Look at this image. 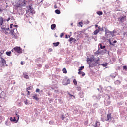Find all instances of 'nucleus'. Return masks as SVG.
Returning a JSON list of instances; mask_svg holds the SVG:
<instances>
[{"label":"nucleus","instance_id":"e433bc0d","mask_svg":"<svg viewBox=\"0 0 127 127\" xmlns=\"http://www.w3.org/2000/svg\"><path fill=\"white\" fill-rule=\"evenodd\" d=\"M27 95L28 96H29V95H30V92H29V91H27Z\"/></svg>","mask_w":127,"mask_h":127},{"label":"nucleus","instance_id":"1a4fd4ad","mask_svg":"<svg viewBox=\"0 0 127 127\" xmlns=\"http://www.w3.org/2000/svg\"><path fill=\"white\" fill-rule=\"evenodd\" d=\"M117 31L116 30H114L113 31H111L110 37H114L115 36V33H116Z\"/></svg>","mask_w":127,"mask_h":127},{"label":"nucleus","instance_id":"393cba45","mask_svg":"<svg viewBox=\"0 0 127 127\" xmlns=\"http://www.w3.org/2000/svg\"><path fill=\"white\" fill-rule=\"evenodd\" d=\"M55 13L57 14H60V10H59L58 9H57V10H55Z\"/></svg>","mask_w":127,"mask_h":127},{"label":"nucleus","instance_id":"49530a36","mask_svg":"<svg viewBox=\"0 0 127 127\" xmlns=\"http://www.w3.org/2000/svg\"><path fill=\"white\" fill-rule=\"evenodd\" d=\"M10 20V18H8V19L7 20V21H9Z\"/></svg>","mask_w":127,"mask_h":127},{"label":"nucleus","instance_id":"864d4df0","mask_svg":"<svg viewBox=\"0 0 127 127\" xmlns=\"http://www.w3.org/2000/svg\"><path fill=\"white\" fill-rule=\"evenodd\" d=\"M98 61H100V59H99L96 61V62H98Z\"/></svg>","mask_w":127,"mask_h":127},{"label":"nucleus","instance_id":"423d86ee","mask_svg":"<svg viewBox=\"0 0 127 127\" xmlns=\"http://www.w3.org/2000/svg\"><path fill=\"white\" fill-rule=\"evenodd\" d=\"M1 29L2 30L3 32H5L6 34H8V33L9 32V28H6L5 27H4V26H3L1 27Z\"/></svg>","mask_w":127,"mask_h":127},{"label":"nucleus","instance_id":"bf43d9fd","mask_svg":"<svg viewBox=\"0 0 127 127\" xmlns=\"http://www.w3.org/2000/svg\"><path fill=\"white\" fill-rule=\"evenodd\" d=\"M48 96H50V94L49 93V94H48Z\"/></svg>","mask_w":127,"mask_h":127},{"label":"nucleus","instance_id":"de8ad7c7","mask_svg":"<svg viewBox=\"0 0 127 127\" xmlns=\"http://www.w3.org/2000/svg\"><path fill=\"white\" fill-rule=\"evenodd\" d=\"M113 43H117V41H116V40L114 41Z\"/></svg>","mask_w":127,"mask_h":127},{"label":"nucleus","instance_id":"cd10ccee","mask_svg":"<svg viewBox=\"0 0 127 127\" xmlns=\"http://www.w3.org/2000/svg\"><path fill=\"white\" fill-rule=\"evenodd\" d=\"M123 69H124L125 71H126V72H127V66H126V65L124 66H123Z\"/></svg>","mask_w":127,"mask_h":127},{"label":"nucleus","instance_id":"dca6fc26","mask_svg":"<svg viewBox=\"0 0 127 127\" xmlns=\"http://www.w3.org/2000/svg\"><path fill=\"white\" fill-rule=\"evenodd\" d=\"M67 94L69 95V97H70V98H72L73 97L74 98V99H75V95H74L73 94H71V93H70V92H67Z\"/></svg>","mask_w":127,"mask_h":127},{"label":"nucleus","instance_id":"412c9836","mask_svg":"<svg viewBox=\"0 0 127 127\" xmlns=\"http://www.w3.org/2000/svg\"><path fill=\"white\" fill-rule=\"evenodd\" d=\"M73 83L74 85H75V86H77V85L78 84V82H77V80L76 79L73 80Z\"/></svg>","mask_w":127,"mask_h":127},{"label":"nucleus","instance_id":"c756f323","mask_svg":"<svg viewBox=\"0 0 127 127\" xmlns=\"http://www.w3.org/2000/svg\"><path fill=\"white\" fill-rule=\"evenodd\" d=\"M73 40H74V41H76V40L73 38H70L69 39V41H73Z\"/></svg>","mask_w":127,"mask_h":127},{"label":"nucleus","instance_id":"f8f14e48","mask_svg":"<svg viewBox=\"0 0 127 127\" xmlns=\"http://www.w3.org/2000/svg\"><path fill=\"white\" fill-rule=\"evenodd\" d=\"M110 120H112V117L111 116V114H107V119L106 121H110Z\"/></svg>","mask_w":127,"mask_h":127},{"label":"nucleus","instance_id":"39448f33","mask_svg":"<svg viewBox=\"0 0 127 127\" xmlns=\"http://www.w3.org/2000/svg\"><path fill=\"white\" fill-rule=\"evenodd\" d=\"M19 5H20V6H25V5H26V0H19Z\"/></svg>","mask_w":127,"mask_h":127},{"label":"nucleus","instance_id":"6ab92c4d","mask_svg":"<svg viewBox=\"0 0 127 127\" xmlns=\"http://www.w3.org/2000/svg\"><path fill=\"white\" fill-rule=\"evenodd\" d=\"M53 44L54 46H58L59 44H60V43H59V42H57L56 43H53Z\"/></svg>","mask_w":127,"mask_h":127},{"label":"nucleus","instance_id":"c85d7f7f","mask_svg":"<svg viewBox=\"0 0 127 127\" xmlns=\"http://www.w3.org/2000/svg\"><path fill=\"white\" fill-rule=\"evenodd\" d=\"M82 24H83V22H80L79 23V25L80 26H81V27H83Z\"/></svg>","mask_w":127,"mask_h":127},{"label":"nucleus","instance_id":"37998d69","mask_svg":"<svg viewBox=\"0 0 127 127\" xmlns=\"http://www.w3.org/2000/svg\"><path fill=\"white\" fill-rule=\"evenodd\" d=\"M13 121L14 122H16V119L15 118V117L13 118Z\"/></svg>","mask_w":127,"mask_h":127},{"label":"nucleus","instance_id":"4468645a","mask_svg":"<svg viewBox=\"0 0 127 127\" xmlns=\"http://www.w3.org/2000/svg\"><path fill=\"white\" fill-rule=\"evenodd\" d=\"M55 27H56V25H55V24H53L51 26V28L52 30H53Z\"/></svg>","mask_w":127,"mask_h":127},{"label":"nucleus","instance_id":"ddd939ff","mask_svg":"<svg viewBox=\"0 0 127 127\" xmlns=\"http://www.w3.org/2000/svg\"><path fill=\"white\" fill-rule=\"evenodd\" d=\"M23 76L25 79H29V76H28V75H27V74L24 73Z\"/></svg>","mask_w":127,"mask_h":127},{"label":"nucleus","instance_id":"09e8293b","mask_svg":"<svg viewBox=\"0 0 127 127\" xmlns=\"http://www.w3.org/2000/svg\"><path fill=\"white\" fill-rule=\"evenodd\" d=\"M68 121H69V119H67L65 122H66V123H68Z\"/></svg>","mask_w":127,"mask_h":127},{"label":"nucleus","instance_id":"79ce46f5","mask_svg":"<svg viewBox=\"0 0 127 127\" xmlns=\"http://www.w3.org/2000/svg\"><path fill=\"white\" fill-rule=\"evenodd\" d=\"M81 74H82V71H79L78 72V74H79V75H81Z\"/></svg>","mask_w":127,"mask_h":127},{"label":"nucleus","instance_id":"603ef678","mask_svg":"<svg viewBox=\"0 0 127 127\" xmlns=\"http://www.w3.org/2000/svg\"><path fill=\"white\" fill-rule=\"evenodd\" d=\"M95 27H96V28L98 27V25H97V24H96V25H95Z\"/></svg>","mask_w":127,"mask_h":127},{"label":"nucleus","instance_id":"a878e982","mask_svg":"<svg viewBox=\"0 0 127 127\" xmlns=\"http://www.w3.org/2000/svg\"><path fill=\"white\" fill-rule=\"evenodd\" d=\"M83 69H85V67L84 66L80 67L78 69V71H82Z\"/></svg>","mask_w":127,"mask_h":127},{"label":"nucleus","instance_id":"13d9d810","mask_svg":"<svg viewBox=\"0 0 127 127\" xmlns=\"http://www.w3.org/2000/svg\"><path fill=\"white\" fill-rule=\"evenodd\" d=\"M13 26H17V25H14Z\"/></svg>","mask_w":127,"mask_h":127},{"label":"nucleus","instance_id":"58836bf2","mask_svg":"<svg viewBox=\"0 0 127 127\" xmlns=\"http://www.w3.org/2000/svg\"><path fill=\"white\" fill-rule=\"evenodd\" d=\"M48 51L49 52H51V51H52V48L49 49Z\"/></svg>","mask_w":127,"mask_h":127},{"label":"nucleus","instance_id":"f03ea898","mask_svg":"<svg viewBox=\"0 0 127 127\" xmlns=\"http://www.w3.org/2000/svg\"><path fill=\"white\" fill-rule=\"evenodd\" d=\"M1 67H5V66L7 67L8 65L6 64V61L4 59H3V58H1Z\"/></svg>","mask_w":127,"mask_h":127},{"label":"nucleus","instance_id":"f257e3e1","mask_svg":"<svg viewBox=\"0 0 127 127\" xmlns=\"http://www.w3.org/2000/svg\"><path fill=\"white\" fill-rule=\"evenodd\" d=\"M12 51L17 52V53H22V49L20 47H15L12 49Z\"/></svg>","mask_w":127,"mask_h":127},{"label":"nucleus","instance_id":"0eeeda50","mask_svg":"<svg viewBox=\"0 0 127 127\" xmlns=\"http://www.w3.org/2000/svg\"><path fill=\"white\" fill-rule=\"evenodd\" d=\"M101 30V27L99 26L98 27V29H96L94 32H93V34L94 35H97L99 32H100V31Z\"/></svg>","mask_w":127,"mask_h":127},{"label":"nucleus","instance_id":"4d7b16f0","mask_svg":"<svg viewBox=\"0 0 127 127\" xmlns=\"http://www.w3.org/2000/svg\"><path fill=\"white\" fill-rule=\"evenodd\" d=\"M29 0V1H31V0Z\"/></svg>","mask_w":127,"mask_h":127},{"label":"nucleus","instance_id":"7ed1b4c3","mask_svg":"<svg viewBox=\"0 0 127 127\" xmlns=\"http://www.w3.org/2000/svg\"><path fill=\"white\" fill-rule=\"evenodd\" d=\"M14 30H15V29L11 30L10 31L11 37L13 39H16V38H17V36H16V34L14 33Z\"/></svg>","mask_w":127,"mask_h":127},{"label":"nucleus","instance_id":"c9c22d12","mask_svg":"<svg viewBox=\"0 0 127 127\" xmlns=\"http://www.w3.org/2000/svg\"><path fill=\"white\" fill-rule=\"evenodd\" d=\"M10 121H11V122H14V121H13V118H12V117H10Z\"/></svg>","mask_w":127,"mask_h":127},{"label":"nucleus","instance_id":"aec40b11","mask_svg":"<svg viewBox=\"0 0 127 127\" xmlns=\"http://www.w3.org/2000/svg\"><path fill=\"white\" fill-rule=\"evenodd\" d=\"M6 54L8 56H10V55H11V51L6 52Z\"/></svg>","mask_w":127,"mask_h":127},{"label":"nucleus","instance_id":"20e7f679","mask_svg":"<svg viewBox=\"0 0 127 127\" xmlns=\"http://www.w3.org/2000/svg\"><path fill=\"white\" fill-rule=\"evenodd\" d=\"M118 20L121 23H124V22H125V21L127 20V19L126 18V16H121L120 17L118 18Z\"/></svg>","mask_w":127,"mask_h":127},{"label":"nucleus","instance_id":"f3484780","mask_svg":"<svg viewBox=\"0 0 127 127\" xmlns=\"http://www.w3.org/2000/svg\"><path fill=\"white\" fill-rule=\"evenodd\" d=\"M62 71L64 74H67V69H66V68H64L62 69Z\"/></svg>","mask_w":127,"mask_h":127},{"label":"nucleus","instance_id":"9b49d317","mask_svg":"<svg viewBox=\"0 0 127 127\" xmlns=\"http://www.w3.org/2000/svg\"><path fill=\"white\" fill-rule=\"evenodd\" d=\"M2 24H3V18L0 17V27L2 26Z\"/></svg>","mask_w":127,"mask_h":127},{"label":"nucleus","instance_id":"ea45409f","mask_svg":"<svg viewBox=\"0 0 127 127\" xmlns=\"http://www.w3.org/2000/svg\"><path fill=\"white\" fill-rule=\"evenodd\" d=\"M77 90L78 91H81V87H77Z\"/></svg>","mask_w":127,"mask_h":127},{"label":"nucleus","instance_id":"a18cd8bd","mask_svg":"<svg viewBox=\"0 0 127 127\" xmlns=\"http://www.w3.org/2000/svg\"><path fill=\"white\" fill-rule=\"evenodd\" d=\"M0 12H2V11H3V10L1 9H0Z\"/></svg>","mask_w":127,"mask_h":127},{"label":"nucleus","instance_id":"72a5a7b5","mask_svg":"<svg viewBox=\"0 0 127 127\" xmlns=\"http://www.w3.org/2000/svg\"><path fill=\"white\" fill-rule=\"evenodd\" d=\"M16 115L18 118L17 121H18V120H19V115H18V114H17V113L16 112Z\"/></svg>","mask_w":127,"mask_h":127},{"label":"nucleus","instance_id":"052dcab7","mask_svg":"<svg viewBox=\"0 0 127 127\" xmlns=\"http://www.w3.org/2000/svg\"><path fill=\"white\" fill-rule=\"evenodd\" d=\"M74 94H75L74 92H73V95H74Z\"/></svg>","mask_w":127,"mask_h":127},{"label":"nucleus","instance_id":"6e6552de","mask_svg":"<svg viewBox=\"0 0 127 127\" xmlns=\"http://www.w3.org/2000/svg\"><path fill=\"white\" fill-rule=\"evenodd\" d=\"M105 34L107 37H111V31L109 30H105Z\"/></svg>","mask_w":127,"mask_h":127},{"label":"nucleus","instance_id":"5701e85b","mask_svg":"<svg viewBox=\"0 0 127 127\" xmlns=\"http://www.w3.org/2000/svg\"><path fill=\"white\" fill-rule=\"evenodd\" d=\"M101 65L103 66V67H107V66H108V63H105L104 64H101Z\"/></svg>","mask_w":127,"mask_h":127},{"label":"nucleus","instance_id":"f704fd0d","mask_svg":"<svg viewBox=\"0 0 127 127\" xmlns=\"http://www.w3.org/2000/svg\"><path fill=\"white\" fill-rule=\"evenodd\" d=\"M81 74H82V76H85V75H86V74L84 72H81Z\"/></svg>","mask_w":127,"mask_h":127},{"label":"nucleus","instance_id":"473e14b6","mask_svg":"<svg viewBox=\"0 0 127 127\" xmlns=\"http://www.w3.org/2000/svg\"><path fill=\"white\" fill-rule=\"evenodd\" d=\"M70 82H71V81H70V79L67 80V85H68V84H70Z\"/></svg>","mask_w":127,"mask_h":127},{"label":"nucleus","instance_id":"4c0bfd02","mask_svg":"<svg viewBox=\"0 0 127 127\" xmlns=\"http://www.w3.org/2000/svg\"><path fill=\"white\" fill-rule=\"evenodd\" d=\"M13 26V24H11L10 26V28H12Z\"/></svg>","mask_w":127,"mask_h":127},{"label":"nucleus","instance_id":"a211bd4d","mask_svg":"<svg viewBox=\"0 0 127 127\" xmlns=\"http://www.w3.org/2000/svg\"><path fill=\"white\" fill-rule=\"evenodd\" d=\"M96 13L99 16L103 15V12L102 11H97Z\"/></svg>","mask_w":127,"mask_h":127},{"label":"nucleus","instance_id":"2f4dec72","mask_svg":"<svg viewBox=\"0 0 127 127\" xmlns=\"http://www.w3.org/2000/svg\"><path fill=\"white\" fill-rule=\"evenodd\" d=\"M39 92H40V90L38 88H37L36 90V93H39Z\"/></svg>","mask_w":127,"mask_h":127},{"label":"nucleus","instance_id":"b1692460","mask_svg":"<svg viewBox=\"0 0 127 127\" xmlns=\"http://www.w3.org/2000/svg\"><path fill=\"white\" fill-rule=\"evenodd\" d=\"M61 119H62V120H64V119H66V117H65L63 115H61Z\"/></svg>","mask_w":127,"mask_h":127},{"label":"nucleus","instance_id":"bb28decb","mask_svg":"<svg viewBox=\"0 0 127 127\" xmlns=\"http://www.w3.org/2000/svg\"><path fill=\"white\" fill-rule=\"evenodd\" d=\"M30 90H31V86H30V87H27V88H26V91H27V92H28V91H30Z\"/></svg>","mask_w":127,"mask_h":127},{"label":"nucleus","instance_id":"5fc2aeb1","mask_svg":"<svg viewBox=\"0 0 127 127\" xmlns=\"http://www.w3.org/2000/svg\"><path fill=\"white\" fill-rule=\"evenodd\" d=\"M54 8H57V7L56 6V5H55V6H54Z\"/></svg>","mask_w":127,"mask_h":127},{"label":"nucleus","instance_id":"c03bdc74","mask_svg":"<svg viewBox=\"0 0 127 127\" xmlns=\"http://www.w3.org/2000/svg\"><path fill=\"white\" fill-rule=\"evenodd\" d=\"M23 64H24V63H23V61L21 62V65H23Z\"/></svg>","mask_w":127,"mask_h":127},{"label":"nucleus","instance_id":"a19ab883","mask_svg":"<svg viewBox=\"0 0 127 127\" xmlns=\"http://www.w3.org/2000/svg\"><path fill=\"white\" fill-rule=\"evenodd\" d=\"M92 59H87V61L88 62V61H92Z\"/></svg>","mask_w":127,"mask_h":127},{"label":"nucleus","instance_id":"3c124183","mask_svg":"<svg viewBox=\"0 0 127 127\" xmlns=\"http://www.w3.org/2000/svg\"><path fill=\"white\" fill-rule=\"evenodd\" d=\"M65 38H68V35H65Z\"/></svg>","mask_w":127,"mask_h":127},{"label":"nucleus","instance_id":"9d476101","mask_svg":"<svg viewBox=\"0 0 127 127\" xmlns=\"http://www.w3.org/2000/svg\"><path fill=\"white\" fill-rule=\"evenodd\" d=\"M38 95L37 94H34V95L33 96V99H34V100H36V101H38V100H39V98H38Z\"/></svg>","mask_w":127,"mask_h":127},{"label":"nucleus","instance_id":"4be33fe9","mask_svg":"<svg viewBox=\"0 0 127 127\" xmlns=\"http://www.w3.org/2000/svg\"><path fill=\"white\" fill-rule=\"evenodd\" d=\"M99 45H100V46L101 49H104V48H106V46H103L102 45V44H100Z\"/></svg>","mask_w":127,"mask_h":127},{"label":"nucleus","instance_id":"6e6d98bb","mask_svg":"<svg viewBox=\"0 0 127 127\" xmlns=\"http://www.w3.org/2000/svg\"><path fill=\"white\" fill-rule=\"evenodd\" d=\"M51 123H52V122H51V121H50V122H49V124H51Z\"/></svg>","mask_w":127,"mask_h":127},{"label":"nucleus","instance_id":"7c9ffc66","mask_svg":"<svg viewBox=\"0 0 127 127\" xmlns=\"http://www.w3.org/2000/svg\"><path fill=\"white\" fill-rule=\"evenodd\" d=\"M64 33H61V35H60V37L61 38H62V37H63V36H64Z\"/></svg>","mask_w":127,"mask_h":127},{"label":"nucleus","instance_id":"8fccbe9b","mask_svg":"<svg viewBox=\"0 0 127 127\" xmlns=\"http://www.w3.org/2000/svg\"><path fill=\"white\" fill-rule=\"evenodd\" d=\"M24 103H25V104L26 105H27V102L24 101Z\"/></svg>","mask_w":127,"mask_h":127},{"label":"nucleus","instance_id":"2eb2a0df","mask_svg":"<svg viewBox=\"0 0 127 127\" xmlns=\"http://www.w3.org/2000/svg\"><path fill=\"white\" fill-rule=\"evenodd\" d=\"M100 48H98V50L95 53V55H99L100 54Z\"/></svg>","mask_w":127,"mask_h":127}]
</instances>
